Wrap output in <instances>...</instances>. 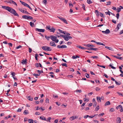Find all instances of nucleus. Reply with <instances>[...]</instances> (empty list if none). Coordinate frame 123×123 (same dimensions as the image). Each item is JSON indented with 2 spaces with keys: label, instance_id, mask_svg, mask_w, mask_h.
<instances>
[{
  "label": "nucleus",
  "instance_id": "f257e3e1",
  "mask_svg": "<svg viewBox=\"0 0 123 123\" xmlns=\"http://www.w3.org/2000/svg\"><path fill=\"white\" fill-rule=\"evenodd\" d=\"M7 11L13 14L14 15L19 16L18 14L16 13L15 11L12 8L9 7Z\"/></svg>",
  "mask_w": 123,
  "mask_h": 123
},
{
  "label": "nucleus",
  "instance_id": "f03ea898",
  "mask_svg": "<svg viewBox=\"0 0 123 123\" xmlns=\"http://www.w3.org/2000/svg\"><path fill=\"white\" fill-rule=\"evenodd\" d=\"M47 29H48L51 32L54 33L55 30V29L53 27H50V26H47L46 27Z\"/></svg>",
  "mask_w": 123,
  "mask_h": 123
},
{
  "label": "nucleus",
  "instance_id": "7ed1b4c3",
  "mask_svg": "<svg viewBox=\"0 0 123 123\" xmlns=\"http://www.w3.org/2000/svg\"><path fill=\"white\" fill-rule=\"evenodd\" d=\"M57 38L56 37L53 35H51V39L56 43H58L59 42V40L57 39Z\"/></svg>",
  "mask_w": 123,
  "mask_h": 123
},
{
  "label": "nucleus",
  "instance_id": "20e7f679",
  "mask_svg": "<svg viewBox=\"0 0 123 123\" xmlns=\"http://www.w3.org/2000/svg\"><path fill=\"white\" fill-rule=\"evenodd\" d=\"M42 48L45 51H50L51 50L50 47L46 46H43L42 47Z\"/></svg>",
  "mask_w": 123,
  "mask_h": 123
},
{
  "label": "nucleus",
  "instance_id": "39448f33",
  "mask_svg": "<svg viewBox=\"0 0 123 123\" xmlns=\"http://www.w3.org/2000/svg\"><path fill=\"white\" fill-rule=\"evenodd\" d=\"M18 9L19 11L23 13L27 14H30L29 13L26 11V9H25V10H24L23 9L21 8H19Z\"/></svg>",
  "mask_w": 123,
  "mask_h": 123
},
{
  "label": "nucleus",
  "instance_id": "423d86ee",
  "mask_svg": "<svg viewBox=\"0 0 123 123\" xmlns=\"http://www.w3.org/2000/svg\"><path fill=\"white\" fill-rule=\"evenodd\" d=\"M22 17L23 18L27 19H33L32 17L30 16H28L26 15L23 16Z\"/></svg>",
  "mask_w": 123,
  "mask_h": 123
},
{
  "label": "nucleus",
  "instance_id": "0eeeda50",
  "mask_svg": "<svg viewBox=\"0 0 123 123\" xmlns=\"http://www.w3.org/2000/svg\"><path fill=\"white\" fill-rule=\"evenodd\" d=\"M57 17L58 18L60 19L61 21L65 23L66 24H67L68 23L67 21L65 18H61V17H60L58 16H57Z\"/></svg>",
  "mask_w": 123,
  "mask_h": 123
},
{
  "label": "nucleus",
  "instance_id": "6e6552de",
  "mask_svg": "<svg viewBox=\"0 0 123 123\" xmlns=\"http://www.w3.org/2000/svg\"><path fill=\"white\" fill-rule=\"evenodd\" d=\"M7 3L13 4L16 6H17V3L12 0H8Z\"/></svg>",
  "mask_w": 123,
  "mask_h": 123
},
{
  "label": "nucleus",
  "instance_id": "1a4fd4ad",
  "mask_svg": "<svg viewBox=\"0 0 123 123\" xmlns=\"http://www.w3.org/2000/svg\"><path fill=\"white\" fill-rule=\"evenodd\" d=\"M78 118V116H73L70 117L69 119L71 121H72Z\"/></svg>",
  "mask_w": 123,
  "mask_h": 123
},
{
  "label": "nucleus",
  "instance_id": "9d476101",
  "mask_svg": "<svg viewBox=\"0 0 123 123\" xmlns=\"http://www.w3.org/2000/svg\"><path fill=\"white\" fill-rule=\"evenodd\" d=\"M121 23H119L117 25V28H116L115 29V31H117L120 28V27L121 26Z\"/></svg>",
  "mask_w": 123,
  "mask_h": 123
},
{
  "label": "nucleus",
  "instance_id": "9b49d317",
  "mask_svg": "<svg viewBox=\"0 0 123 123\" xmlns=\"http://www.w3.org/2000/svg\"><path fill=\"white\" fill-rule=\"evenodd\" d=\"M57 47L58 48L61 49L66 48L67 47L65 45H63L61 46L60 45H58L57 46Z\"/></svg>",
  "mask_w": 123,
  "mask_h": 123
},
{
  "label": "nucleus",
  "instance_id": "f8f14e48",
  "mask_svg": "<svg viewBox=\"0 0 123 123\" xmlns=\"http://www.w3.org/2000/svg\"><path fill=\"white\" fill-rule=\"evenodd\" d=\"M36 31H38L39 32H43L45 31V30L44 29H39L38 28H36Z\"/></svg>",
  "mask_w": 123,
  "mask_h": 123
},
{
  "label": "nucleus",
  "instance_id": "ddd939ff",
  "mask_svg": "<svg viewBox=\"0 0 123 123\" xmlns=\"http://www.w3.org/2000/svg\"><path fill=\"white\" fill-rule=\"evenodd\" d=\"M100 114H99L98 115L97 114H95L94 116L92 115L91 116H89V118H93V117H94L95 116H96L97 117H100Z\"/></svg>",
  "mask_w": 123,
  "mask_h": 123
},
{
  "label": "nucleus",
  "instance_id": "4468645a",
  "mask_svg": "<svg viewBox=\"0 0 123 123\" xmlns=\"http://www.w3.org/2000/svg\"><path fill=\"white\" fill-rule=\"evenodd\" d=\"M50 45L51 46L55 47L56 46V45L55 43L54 42H50Z\"/></svg>",
  "mask_w": 123,
  "mask_h": 123
},
{
  "label": "nucleus",
  "instance_id": "2eb2a0df",
  "mask_svg": "<svg viewBox=\"0 0 123 123\" xmlns=\"http://www.w3.org/2000/svg\"><path fill=\"white\" fill-rule=\"evenodd\" d=\"M66 38H67L66 39H65V40L67 41H68L69 39H72V37L71 36H66Z\"/></svg>",
  "mask_w": 123,
  "mask_h": 123
},
{
  "label": "nucleus",
  "instance_id": "dca6fc26",
  "mask_svg": "<svg viewBox=\"0 0 123 123\" xmlns=\"http://www.w3.org/2000/svg\"><path fill=\"white\" fill-rule=\"evenodd\" d=\"M117 123H120L121 122V118L120 117H117L116 120Z\"/></svg>",
  "mask_w": 123,
  "mask_h": 123
},
{
  "label": "nucleus",
  "instance_id": "f3484780",
  "mask_svg": "<svg viewBox=\"0 0 123 123\" xmlns=\"http://www.w3.org/2000/svg\"><path fill=\"white\" fill-rule=\"evenodd\" d=\"M40 118L42 120L45 121L46 120V118L43 116H42L40 117Z\"/></svg>",
  "mask_w": 123,
  "mask_h": 123
},
{
  "label": "nucleus",
  "instance_id": "a211bd4d",
  "mask_svg": "<svg viewBox=\"0 0 123 123\" xmlns=\"http://www.w3.org/2000/svg\"><path fill=\"white\" fill-rule=\"evenodd\" d=\"M105 47L107 49L109 50H110L111 51L113 50V49L111 47H109L107 46H105Z\"/></svg>",
  "mask_w": 123,
  "mask_h": 123
},
{
  "label": "nucleus",
  "instance_id": "6ab92c4d",
  "mask_svg": "<svg viewBox=\"0 0 123 123\" xmlns=\"http://www.w3.org/2000/svg\"><path fill=\"white\" fill-rule=\"evenodd\" d=\"M114 57L119 59L122 60V57L120 56H113Z\"/></svg>",
  "mask_w": 123,
  "mask_h": 123
},
{
  "label": "nucleus",
  "instance_id": "aec40b11",
  "mask_svg": "<svg viewBox=\"0 0 123 123\" xmlns=\"http://www.w3.org/2000/svg\"><path fill=\"white\" fill-rule=\"evenodd\" d=\"M51 119V118L50 117H48L47 119H46V121L47 122H50V120Z\"/></svg>",
  "mask_w": 123,
  "mask_h": 123
},
{
  "label": "nucleus",
  "instance_id": "412c9836",
  "mask_svg": "<svg viewBox=\"0 0 123 123\" xmlns=\"http://www.w3.org/2000/svg\"><path fill=\"white\" fill-rule=\"evenodd\" d=\"M9 7L8 6H2V7L3 8L6 9L7 10L8 8H9Z\"/></svg>",
  "mask_w": 123,
  "mask_h": 123
},
{
  "label": "nucleus",
  "instance_id": "4be33fe9",
  "mask_svg": "<svg viewBox=\"0 0 123 123\" xmlns=\"http://www.w3.org/2000/svg\"><path fill=\"white\" fill-rule=\"evenodd\" d=\"M20 2L23 5H24L25 6H26L27 5V4L24 2L22 1L21 0H20Z\"/></svg>",
  "mask_w": 123,
  "mask_h": 123
},
{
  "label": "nucleus",
  "instance_id": "5701e85b",
  "mask_svg": "<svg viewBox=\"0 0 123 123\" xmlns=\"http://www.w3.org/2000/svg\"><path fill=\"white\" fill-rule=\"evenodd\" d=\"M80 57L79 56L77 55H76V56H73L72 57L73 59H75L77 58H79Z\"/></svg>",
  "mask_w": 123,
  "mask_h": 123
},
{
  "label": "nucleus",
  "instance_id": "b1692460",
  "mask_svg": "<svg viewBox=\"0 0 123 123\" xmlns=\"http://www.w3.org/2000/svg\"><path fill=\"white\" fill-rule=\"evenodd\" d=\"M24 113L25 115H27L29 113L28 111V110H25L24 112Z\"/></svg>",
  "mask_w": 123,
  "mask_h": 123
},
{
  "label": "nucleus",
  "instance_id": "393cba45",
  "mask_svg": "<svg viewBox=\"0 0 123 123\" xmlns=\"http://www.w3.org/2000/svg\"><path fill=\"white\" fill-rule=\"evenodd\" d=\"M34 121L32 119H29L28 120V122L29 123H33Z\"/></svg>",
  "mask_w": 123,
  "mask_h": 123
},
{
  "label": "nucleus",
  "instance_id": "a878e982",
  "mask_svg": "<svg viewBox=\"0 0 123 123\" xmlns=\"http://www.w3.org/2000/svg\"><path fill=\"white\" fill-rule=\"evenodd\" d=\"M45 38L48 40H49V38H50L51 39V35L48 36H45Z\"/></svg>",
  "mask_w": 123,
  "mask_h": 123
},
{
  "label": "nucleus",
  "instance_id": "bb28decb",
  "mask_svg": "<svg viewBox=\"0 0 123 123\" xmlns=\"http://www.w3.org/2000/svg\"><path fill=\"white\" fill-rule=\"evenodd\" d=\"M11 75H12V76L13 77V78H14V77L15 76V73L13 72H11Z\"/></svg>",
  "mask_w": 123,
  "mask_h": 123
},
{
  "label": "nucleus",
  "instance_id": "cd10ccee",
  "mask_svg": "<svg viewBox=\"0 0 123 123\" xmlns=\"http://www.w3.org/2000/svg\"><path fill=\"white\" fill-rule=\"evenodd\" d=\"M105 34H108L110 32V31L109 29H107L105 31Z\"/></svg>",
  "mask_w": 123,
  "mask_h": 123
},
{
  "label": "nucleus",
  "instance_id": "c85d7f7f",
  "mask_svg": "<svg viewBox=\"0 0 123 123\" xmlns=\"http://www.w3.org/2000/svg\"><path fill=\"white\" fill-rule=\"evenodd\" d=\"M28 100L30 101H32L33 100V98L31 96H29L28 97Z\"/></svg>",
  "mask_w": 123,
  "mask_h": 123
},
{
  "label": "nucleus",
  "instance_id": "c756f323",
  "mask_svg": "<svg viewBox=\"0 0 123 123\" xmlns=\"http://www.w3.org/2000/svg\"><path fill=\"white\" fill-rule=\"evenodd\" d=\"M58 30L59 31V32H60L62 33H63L64 34H65V31H63L61 30L60 29H58Z\"/></svg>",
  "mask_w": 123,
  "mask_h": 123
},
{
  "label": "nucleus",
  "instance_id": "7c9ffc66",
  "mask_svg": "<svg viewBox=\"0 0 123 123\" xmlns=\"http://www.w3.org/2000/svg\"><path fill=\"white\" fill-rule=\"evenodd\" d=\"M110 101H108L107 102H106L105 104V106H106L108 105H110Z\"/></svg>",
  "mask_w": 123,
  "mask_h": 123
},
{
  "label": "nucleus",
  "instance_id": "2f4dec72",
  "mask_svg": "<svg viewBox=\"0 0 123 123\" xmlns=\"http://www.w3.org/2000/svg\"><path fill=\"white\" fill-rule=\"evenodd\" d=\"M60 37H63L64 38V39L65 40V39H66L67 38H66V35H60Z\"/></svg>",
  "mask_w": 123,
  "mask_h": 123
},
{
  "label": "nucleus",
  "instance_id": "473e14b6",
  "mask_svg": "<svg viewBox=\"0 0 123 123\" xmlns=\"http://www.w3.org/2000/svg\"><path fill=\"white\" fill-rule=\"evenodd\" d=\"M30 25L32 27H33L34 26V24L31 22H30Z\"/></svg>",
  "mask_w": 123,
  "mask_h": 123
},
{
  "label": "nucleus",
  "instance_id": "72a5a7b5",
  "mask_svg": "<svg viewBox=\"0 0 123 123\" xmlns=\"http://www.w3.org/2000/svg\"><path fill=\"white\" fill-rule=\"evenodd\" d=\"M23 109V107H22V108H19L17 110V112H20L22 110V109Z\"/></svg>",
  "mask_w": 123,
  "mask_h": 123
},
{
  "label": "nucleus",
  "instance_id": "f704fd0d",
  "mask_svg": "<svg viewBox=\"0 0 123 123\" xmlns=\"http://www.w3.org/2000/svg\"><path fill=\"white\" fill-rule=\"evenodd\" d=\"M27 60L26 59H25L24 61V60L22 61V62H21V63L23 64H24V63L25 64H26V63Z\"/></svg>",
  "mask_w": 123,
  "mask_h": 123
},
{
  "label": "nucleus",
  "instance_id": "c9c22d12",
  "mask_svg": "<svg viewBox=\"0 0 123 123\" xmlns=\"http://www.w3.org/2000/svg\"><path fill=\"white\" fill-rule=\"evenodd\" d=\"M38 56V55L37 54H35V57L36 60L37 61L38 60L37 57Z\"/></svg>",
  "mask_w": 123,
  "mask_h": 123
},
{
  "label": "nucleus",
  "instance_id": "e433bc0d",
  "mask_svg": "<svg viewBox=\"0 0 123 123\" xmlns=\"http://www.w3.org/2000/svg\"><path fill=\"white\" fill-rule=\"evenodd\" d=\"M78 47H79V48L81 49H87L86 48L82 47L80 46H78Z\"/></svg>",
  "mask_w": 123,
  "mask_h": 123
},
{
  "label": "nucleus",
  "instance_id": "4c0bfd02",
  "mask_svg": "<svg viewBox=\"0 0 123 123\" xmlns=\"http://www.w3.org/2000/svg\"><path fill=\"white\" fill-rule=\"evenodd\" d=\"M87 2L89 4H90L92 3V2L91 0H87Z\"/></svg>",
  "mask_w": 123,
  "mask_h": 123
},
{
  "label": "nucleus",
  "instance_id": "58836bf2",
  "mask_svg": "<svg viewBox=\"0 0 123 123\" xmlns=\"http://www.w3.org/2000/svg\"><path fill=\"white\" fill-rule=\"evenodd\" d=\"M75 92L77 93H80L81 92V90H76L75 91Z\"/></svg>",
  "mask_w": 123,
  "mask_h": 123
},
{
  "label": "nucleus",
  "instance_id": "ea45409f",
  "mask_svg": "<svg viewBox=\"0 0 123 123\" xmlns=\"http://www.w3.org/2000/svg\"><path fill=\"white\" fill-rule=\"evenodd\" d=\"M105 13L106 15H110L111 14V12H110L109 11H108L107 12H105Z\"/></svg>",
  "mask_w": 123,
  "mask_h": 123
},
{
  "label": "nucleus",
  "instance_id": "a19ab883",
  "mask_svg": "<svg viewBox=\"0 0 123 123\" xmlns=\"http://www.w3.org/2000/svg\"><path fill=\"white\" fill-rule=\"evenodd\" d=\"M109 66L110 67L112 68L113 69H116V68L115 67L113 66L111 64H110L109 65Z\"/></svg>",
  "mask_w": 123,
  "mask_h": 123
},
{
  "label": "nucleus",
  "instance_id": "79ce46f5",
  "mask_svg": "<svg viewBox=\"0 0 123 123\" xmlns=\"http://www.w3.org/2000/svg\"><path fill=\"white\" fill-rule=\"evenodd\" d=\"M115 83L117 85H120V84L121 83V82H119L118 83L116 81H115Z\"/></svg>",
  "mask_w": 123,
  "mask_h": 123
},
{
  "label": "nucleus",
  "instance_id": "37998d69",
  "mask_svg": "<svg viewBox=\"0 0 123 123\" xmlns=\"http://www.w3.org/2000/svg\"><path fill=\"white\" fill-rule=\"evenodd\" d=\"M95 13L98 16H99V15L98 14L99 12L97 10H96L95 11Z\"/></svg>",
  "mask_w": 123,
  "mask_h": 123
},
{
  "label": "nucleus",
  "instance_id": "c03bdc74",
  "mask_svg": "<svg viewBox=\"0 0 123 123\" xmlns=\"http://www.w3.org/2000/svg\"><path fill=\"white\" fill-rule=\"evenodd\" d=\"M33 74L34 76H35L36 78H37V76H38L40 75V74Z\"/></svg>",
  "mask_w": 123,
  "mask_h": 123
},
{
  "label": "nucleus",
  "instance_id": "a18cd8bd",
  "mask_svg": "<svg viewBox=\"0 0 123 123\" xmlns=\"http://www.w3.org/2000/svg\"><path fill=\"white\" fill-rule=\"evenodd\" d=\"M99 108V106H98L95 108V110L96 111H97L98 110Z\"/></svg>",
  "mask_w": 123,
  "mask_h": 123
},
{
  "label": "nucleus",
  "instance_id": "49530a36",
  "mask_svg": "<svg viewBox=\"0 0 123 123\" xmlns=\"http://www.w3.org/2000/svg\"><path fill=\"white\" fill-rule=\"evenodd\" d=\"M111 3V2L110 1H109L108 2H107V4L106 5H110Z\"/></svg>",
  "mask_w": 123,
  "mask_h": 123
},
{
  "label": "nucleus",
  "instance_id": "de8ad7c7",
  "mask_svg": "<svg viewBox=\"0 0 123 123\" xmlns=\"http://www.w3.org/2000/svg\"><path fill=\"white\" fill-rule=\"evenodd\" d=\"M47 0H43V2L45 5L47 3Z\"/></svg>",
  "mask_w": 123,
  "mask_h": 123
},
{
  "label": "nucleus",
  "instance_id": "09e8293b",
  "mask_svg": "<svg viewBox=\"0 0 123 123\" xmlns=\"http://www.w3.org/2000/svg\"><path fill=\"white\" fill-rule=\"evenodd\" d=\"M97 99L98 102L100 101V97H97Z\"/></svg>",
  "mask_w": 123,
  "mask_h": 123
},
{
  "label": "nucleus",
  "instance_id": "8fccbe9b",
  "mask_svg": "<svg viewBox=\"0 0 123 123\" xmlns=\"http://www.w3.org/2000/svg\"><path fill=\"white\" fill-rule=\"evenodd\" d=\"M61 65L63 66H65L66 67H67V64L66 63H64L63 64H62Z\"/></svg>",
  "mask_w": 123,
  "mask_h": 123
},
{
  "label": "nucleus",
  "instance_id": "3c124183",
  "mask_svg": "<svg viewBox=\"0 0 123 123\" xmlns=\"http://www.w3.org/2000/svg\"><path fill=\"white\" fill-rule=\"evenodd\" d=\"M82 8H83L84 10H85L86 9L85 5L84 4H82Z\"/></svg>",
  "mask_w": 123,
  "mask_h": 123
},
{
  "label": "nucleus",
  "instance_id": "603ef678",
  "mask_svg": "<svg viewBox=\"0 0 123 123\" xmlns=\"http://www.w3.org/2000/svg\"><path fill=\"white\" fill-rule=\"evenodd\" d=\"M117 8L118 9L117 12H119L121 11V9L120 8V7H117Z\"/></svg>",
  "mask_w": 123,
  "mask_h": 123
},
{
  "label": "nucleus",
  "instance_id": "864d4df0",
  "mask_svg": "<svg viewBox=\"0 0 123 123\" xmlns=\"http://www.w3.org/2000/svg\"><path fill=\"white\" fill-rule=\"evenodd\" d=\"M22 47V46H21L20 45L19 46H18L16 47V49H18L19 48H21Z\"/></svg>",
  "mask_w": 123,
  "mask_h": 123
},
{
  "label": "nucleus",
  "instance_id": "5fc2aeb1",
  "mask_svg": "<svg viewBox=\"0 0 123 123\" xmlns=\"http://www.w3.org/2000/svg\"><path fill=\"white\" fill-rule=\"evenodd\" d=\"M26 6L28 7L31 10H32V9L31 8L30 6L28 4H27V5Z\"/></svg>",
  "mask_w": 123,
  "mask_h": 123
},
{
  "label": "nucleus",
  "instance_id": "6e6d98bb",
  "mask_svg": "<svg viewBox=\"0 0 123 123\" xmlns=\"http://www.w3.org/2000/svg\"><path fill=\"white\" fill-rule=\"evenodd\" d=\"M100 16L103 18L105 17V15L103 13H100Z\"/></svg>",
  "mask_w": 123,
  "mask_h": 123
},
{
  "label": "nucleus",
  "instance_id": "4d7b16f0",
  "mask_svg": "<svg viewBox=\"0 0 123 123\" xmlns=\"http://www.w3.org/2000/svg\"><path fill=\"white\" fill-rule=\"evenodd\" d=\"M85 76L87 78H89V75L87 74H85Z\"/></svg>",
  "mask_w": 123,
  "mask_h": 123
},
{
  "label": "nucleus",
  "instance_id": "13d9d810",
  "mask_svg": "<svg viewBox=\"0 0 123 123\" xmlns=\"http://www.w3.org/2000/svg\"><path fill=\"white\" fill-rule=\"evenodd\" d=\"M85 46H87L88 47H90V44H85L84 45Z\"/></svg>",
  "mask_w": 123,
  "mask_h": 123
},
{
  "label": "nucleus",
  "instance_id": "bf43d9fd",
  "mask_svg": "<svg viewBox=\"0 0 123 123\" xmlns=\"http://www.w3.org/2000/svg\"><path fill=\"white\" fill-rule=\"evenodd\" d=\"M119 14L118 13L117 14V15L116 17H117V19H118L119 18Z\"/></svg>",
  "mask_w": 123,
  "mask_h": 123
},
{
  "label": "nucleus",
  "instance_id": "052dcab7",
  "mask_svg": "<svg viewBox=\"0 0 123 123\" xmlns=\"http://www.w3.org/2000/svg\"><path fill=\"white\" fill-rule=\"evenodd\" d=\"M84 101L85 102L86 101L88 102L89 100V99L86 98H85L84 99Z\"/></svg>",
  "mask_w": 123,
  "mask_h": 123
},
{
  "label": "nucleus",
  "instance_id": "680f3d73",
  "mask_svg": "<svg viewBox=\"0 0 123 123\" xmlns=\"http://www.w3.org/2000/svg\"><path fill=\"white\" fill-rule=\"evenodd\" d=\"M35 115H40V113L39 112H36L35 113Z\"/></svg>",
  "mask_w": 123,
  "mask_h": 123
},
{
  "label": "nucleus",
  "instance_id": "e2e57ef3",
  "mask_svg": "<svg viewBox=\"0 0 123 123\" xmlns=\"http://www.w3.org/2000/svg\"><path fill=\"white\" fill-rule=\"evenodd\" d=\"M53 97L54 98H56L58 97L57 95H55V94H53Z\"/></svg>",
  "mask_w": 123,
  "mask_h": 123
},
{
  "label": "nucleus",
  "instance_id": "0e129e2a",
  "mask_svg": "<svg viewBox=\"0 0 123 123\" xmlns=\"http://www.w3.org/2000/svg\"><path fill=\"white\" fill-rule=\"evenodd\" d=\"M45 102L47 103H49V100L48 98H46L45 100Z\"/></svg>",
  "mask_w": 123,
  "mask_h": 123
},
{
  "label": "nucleus",
  "instance_id": "69168bd1",
  "mask_svg": "<svg viewBox=\"0 0 123 123\" xmlns=\"http://www.w3.org/2000/svg\"><path fill=\"white\" fill-rule=\"evenodd\" d=\"M35 66L37 67H38L39 66L38 63H36L35 64Z\"/></svg>",
  "mask_w": 123,
  "mask_h": 123
},
{
  "label": "nucleus",
  "instance_id": "338daca9",
  "mask_svg": "<svg viewBox=\"0 0 123 123\" xmlns=\"http://www.w3.org/2000/svg\"><path fill=\"white\" fill-rule=\"evenodd\" d=\"M114 111V109L113 108H111V109L110 110V111L111 112H113Z\"/></svg>",
  "mask_w": 123,
  "mask_h": 123
},
{
  "label": "nucleus",
  "instance_id": "774afa93",
  "mask_svg": "<svg viewBox=\"0 0 123 123\" xmlns=\"http://www.w3.org/2000/svg\"><path fill=\"white\" fill-rule=\"evenodd\" d=\"M69 6L70 7H72L73 6V5L72 4L69 3Z\"/></svg>",
  "mask_w": 123,
  "mask_h": 123
}]
</instances>
